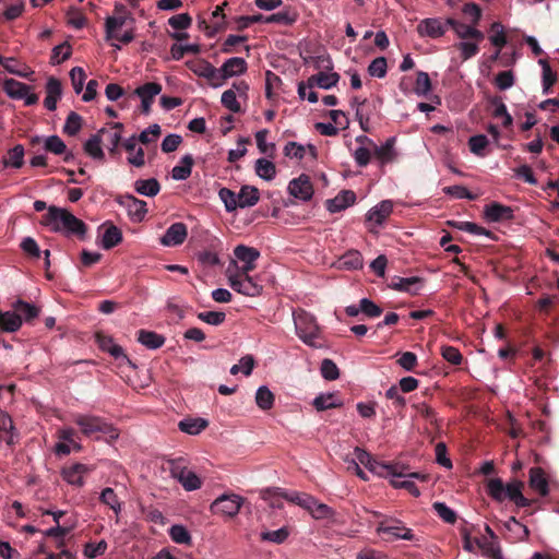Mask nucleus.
Masks as SVG:
<instances>
[{
	"label": "nucleus",
	"mask_w": 559,
	"mask_h": 559,
	"mask_svg": "<svg viewBox=\"0 0 559 559\" xmlns=\"http://www.w3.org/2000/svg\"><path fill=\"white\" fill-rule=\"evenodd\" d=\"M40 224L50 231L61 233L66 236H76L84 239L87 231V225L67 209L56 205L48 206V212L40 218Z\"/></svg>",
	"instance_id": "obj_1"
},
{
	"label": "nucleus",
	"mask_w": 559,
	"mask_h": 559,
	"mask_svg": "<svg viewBox=\"0 0 559 559\" xmlns=\"http://www.w3.org/2000/svg\"><path fill=\"white\" fill-rule=\"evenodd\" d=\"M73 421L86 437L95 439L105 438L109 442L119 437L118 430L99 416L76 414L73 417Z\"/></svg>",
	"instance_id": "obj_2"
},
{
	"label": "nucleus",
	"mask_w": 559,
	"mask_h": 559,
	"mask_svg": "<svg viewBox=\"0 0 559 559\" xmlns=\"http://www.w3.org/2000/svg\"><path fill=\"white\" fill-rule=\"evenodd\" d=\"M294 323L297 335L305 344L316 348L322 346L318 343L321 334L320 328L311 313L301 310L294 316Z\"/></svg>",
	"instance_id": "obj_3"
},
{
	"label": "nucleus",
	"mask_w": 559,
	"mask_h": 559,
	"mask_svg": "<svg viewBox=\"0 0 559 559\" xmlns=\"http://www.w3.org/2000/svg\"><path fill=\"white\" fill-rule=\"evenodd\" d=\"M170 475L177 479L187 491L197 490L201 487L200 477L188 468L187 460L182 456L167 461Z\"/></svg>",
	"instance_id": "obj_4"
},
{
	"label": "nucleus",
	"mask_w": 559,
	"mask_h": 559,
	"mask_svg": "<svg viewBox=\"0 0 559 559\" xmlns=\"http://www.w3.org/2000/svg\"><path fill=\"white\" fill-rule=\"evenodd\" d=\"M298 20V13L292 10L277 12L271 15L257 13L253 15L240 16L237 20L238 29L242 31L254 23L293 25Z\"/></svg>",
	"instance_id": "obj_5"
},
{
	"label": "nucleus",
	"mask_w": 559,
	"mask_h": 559,
	"mask_svg": "<svg viewBox=\"0 0 559 559\" xmlns=\"http://www.w3.org/2000/svg\"><path fill=\"white\" fill-rule=\"evenodd\" d=\"M377 532L386 536L388 540L405 539L413 540L414 534L411 528L405 527L401 521L395 519L384 520L378 524Z\"/></svg>",
	"instance_id": "obj_6"
},
{
	"label": "nucleus",
	"mask_w": 559,
	"mask_h": 559,
	"mask_svg": "<svg viewBox=\"0 0 559 559\" xmlns=\"http://www.w3.org/2000/svg\"><path fill=\"white\" fill-rule=\"evenodd\" d=\"M241 503L242 498L238 495H222L213 501L211 504V511L214 514H222L231 518L239 512Z\"/></svg>",
	"instance_id": "obj_7"
},
{
	"label": "nucleus",
	"mask_w": 559,
	"mask_h": 559,
	"mask_svg": "<svg viewBox=\"0 0 559 559\" xmlns=\"http://www.w3.org/2000/svg\"><path fill=\"white\" fill-rule=\"evenodd\" d=\"M186 66L198 76L206 79L213 87H218V70L204 59H193L186 62Z\"/></svg>",
	"instance_id": "obj_8"
},
{
	"label": "nucleus",
	"mask_w": 559,
	"mask_h": 559,
	"mask_svg": "<svg viewBox=\"0 0 559 559\" xmlns=\"http://www.w3.org/2000/svg\"><path fill=\"white\" fill-rule=\"evenodd\" d=\"M234 255L241 262L243 265L237 267L241 274H249L255 269V261L260 258V252L258 249L253 247H248L245 245H238L234 249Z\"/></svg>",
	"instance_id": "obj_9"
},
{
	"label": "nucleus",
	"mask_w": 559,
	"mask_h": 559,
	"mask_svg": "<svg viewBox=\"0 0 559 559\" xmlns=\"http://www.w3.org/2000/svg\"><path fill=\"white\" fill-rule=\"evenodd\" d=\"M162 92V85L156 82H147L134 90V94L141 98V111L148 115L156 95Z\"/></svg>",
	"instance_id": "obj_10"
},
{
	"label": "nucleus",
	"mask_w": 559,
	"mask_h": 559,
	"mask_svg": "<svg viewBox=\"0 0 559 559\" xmlns=\"http://www.w3.org/2000/svg\"><path fill=\"white\" fill-rule=\"evenodd\" d=\"M119 203L126 207L133 222H142L147 212L146 202L131 194L120 197Z\"/></svg>",
	"instance_id": "obj_11"
},
{
	"label": "nucleus",
	"mask_w": 559,
	"mask_h": 559,
	"mask_svg": "<svg viewBox=\"0 0 559 559\" xmlns=\"http://www.w3.org/2000/svg\"><path fill=\"white\" fill-rule=\"evenodd\" d=\"M218 70L219 86L231 76L240 75L247 71V62L243 58L233 57L227 59Z\"/></svg>",
	"instance_id": "obj_12"
},
{
	"label": "nucleus",
	"mask_w": 559,
	"mask_h": 559,
	"mask_svg": "<svg viewBox=\"0 0 559 559\" xmlns=\"http://www.w3.org/2000/svg\"><path fill=\"white\" fill-rule=\"evenodd\" d=\"M288 190L292 195L302 201H309L313 195V186L307 175H300L293 179L288 185Z\"/></svg>",
	"instance_id": "obj_13"
},
{
	"label": "nucleus",
	"mask_w": 559,
	"mask_h": 559,
	"mask_svg": "<svg viewBox=\"0 0 559 559\" xmlns=\"http://www.w3.org/2000/svg\"><path fill=\"white\" fill-rule=\"evenodd\" d=\"M187 236H188L187 226L183 223L178 222V223L171 224L167 228L166 233L160 238V242L167 247H175V246H179V245L183 243Z\"/></svg>",
	"instance_id": "obj_14"
},
{
	"label": "nucleus",
	"mask_w": 559,
	"mask_h": 559,
	"mask_svg": "<svg viewBox=\"0 0 559 559\" xmlns=\"http://www.w3.org/2000/svg\"><path fill=\"white\" fill-rule=\"evenodd\" d=\"M484 213L489 222L511 221L514 217L512 207L498 202L486 205Z\"/></svg>",
	"instance_id": "obj_15"
},
{
	"label": "nucleus",
	"mask_w": 559,
	"mask_h": 559,
	"mask_svg": "<svg viewBox=\"0 0 559 559\" xmlns=\"http://www.w3.org/2000/svg\"><path fill=\"white\" fill-rule=\"evenodd\" d=\"M449 27L447 20L442 21L439 19H426L418 25V32L421 35H427L432 38L442 36Z\"/></svg>",
	"instance_id": "obj_16"
},
{
	"label": "nucleus",
	"mask_w": 559,
	"mask_h": 559,
	"mask_svg": "<svg viewBox=\"0 0 559 559\" xmlns=\"http://www.w3.org/2000/svg\"><path fill=\"white\" fill-rule=\"evenodd\" d=\"M356 202V194L352 190H342L335 198L326 200V209L331 213L341 212Z\"/></svg>",
	"instance_id": "obj_17"
},
{
	"label": "nucleus",
	"mask_w": 559,
	"mask_h": 559,
	"mask_svg": "<svg viewBox=\"0 0 559 559\" xmlns=\"http://www.w3.org/2000/svg\"><path fill=\"white\" fill-rule=\"evenodd\" d=\"M138 142L136 135H132L122 143V146L129 153L127 158L128 163L134 167L141 168L145 165V158L143 148H136Z\"/></svg>",
	"instance_id": "obj_18"
},
{
	"label": "nucleus",
	"mask_w": 559,
	"mask_h": 559,
	"mask_svg": "<svg viewBox=\"0 0 559 559\" xmlns=\"http://www.w3.org/2000/svg\"><path fill=\"white\" fill-rule=\"evenodd\" d=\"M91 468L82 463H75L69 467L62 469L63 479L70 485L82 487L84 485L83 477Z\"/></svg>",
	"instance_id": "obj_19"
},
{
	"label": "nucleus",
	"mask_w": 559,
	"mask_h": 559,
	"mask_svg": "<svg viewBox=\"0 0 559 559\" xmlns=\"http://www.w3.org/2000/svg\"><path fill=\"white\" fill-rule=\"evenodd\" d=\"M340 74L336 72L326 73V71H320L318 74L311 75L307 80L308 88L320 87L329 90L337 84Z\"/></svg>",
	"instance_id": "obj_20"
},
{
	"label": "nucleus",
	"mask_w": 559,
	"mask_h": 559,
	"mask_svg": "<svg viewBox=\"0 0 559 559\" xmlns=\"http://www.w3.org/2000/svg\"><path fill=\"white\" fill-rule=\"evenodd\" d=\"M46 93L47 95L44 99L45 107L51 111L56 110L57 102L62 94L61 82L53 76L49 78L46 84Z\"/></svg>",
	"instance_id": "obj_21"
},
{
	"label": "nucleus",
	"mask_w": 559,
	"mask_h": 559,
	"mask_svg": "<svg viewBox=\"0 0 559 559\" xmlns=\"http://www.w3.org/2000/svg\"><path fill=\"white\" fill-rule=\"evenodd\" d=\"M421 282H423V280L418 276H412V277L394 276L391 280V283L389 286L395 290L406 292V293H411V294L415 295L418 293Z\"/></svg>",
	"instance_id": "obj_22"
},
{
	"label": "nucleus",
	"mask_w": 559,
	"mask_h": 559,
	"mask_svg": "<svg viewBox=\"0 0 559 559\" xmlns=\"http://www.w3.org/2000/svg\"><path fill=\"white\" fill-rule=\"evenodd\" d=\"M530 487L536 490L540 496L546 497L549 493L548 479L542 467H532L530 469Z\"/></svg>",
	"instance_id": "obj_23"
},
{
	"label": "nucleus",
	"mask_w": 559,
	"mask_h": 559,
	"mask_svg": "<svg viewBox=\"0 0 559 559\" xmlns=\"http://www.w3.org/2000/svg\"><path fill=\"white\" fill-rule=\"evenodd\" d=\"M75 527V522L67 520L63 524H58L43 532L44 536L56 539V547L61 548L64 545V537Z\"/></svg>",
	"instance_id": "obj_24"
},
{
	"label": "nucleus",
	"mask_w": 559,
	"mask_h": 559,
	"mask_svg": "<svg viewBox=\"0 0 559 559\" xmlns=\"http://www.w3.org/2000/svg\"><path fill=\"white\" fill-rule=\"evenodd\" d=\"M524 484L521 480H513L506 485V498L513 501L516 507L524 508L531 506L532 501L522 493Z\"/></svg>",
	"instance_id": "obj_25"
},
{
	"label": "nucleus",
	"mask_w": 559,
	"mask_h": 559,
	"mask_svg": "<svg viewBox=\"0 0 559 559\" xmlns=\"http://www.w3.org/2000/svg\"><path fill=\"white\" fill-rule=\"evenodd\" d=\"M393 211V202L390 200L381 201L378 205L370 209L367 213V221L377 225L383 224Z\"/></svg>",
	"instance_id": "obj_26"
},
{
	"label": "nucleus",
	"mask_w": 559,
	"mask_h": 559,
	"mask_svg": "<svg viewBox=\"0 0 559 559\" xmlns=\"http://www.w3.org/2000/svg\"><path fill=\"white\" fill-rule=\"evenodd\" d=\"M106 129H100L97 133L91 135V138L84 143L85 153L94 159H104L105 154L102 148L103 134Z\"/></svg>",
	"instance_id": "obj_27"
},
{
	"label": "nucleus",
	"mask_w": 559,
	"mask_h": 559,
	"mask_svg": "<svg viewBox=\"0 0 559 559\" xmlns=\"http://www.w3.org/2000/svg\"><path fill=\"white\" fill-rule=\"evenodd\" d=\"M394 144H395V138H389L385 143L381 146L372 144L373 146V154L381 162V164L391 163L395 158V151H394Z\"/></svg>",
	"instance_id": "obj_28"
},
{
	"label": "nucleus",
	"mask_w": 559,
	"mask_h": 559,
	"mask_svg": "<svg viewBox=\"0 0 559 559\" xmlns=\"http://www.w3.org/2000/svg\"><path fill=\"white\" fill-rule=\"evenodd\" d=\"M165 337L154 331L140 330L138 331V342L148 349H157L165 344Z\"/></svg>",
	"instance_id": "obj_29"
},
{
	"label": "nucleus",
	"mask_w": 559,
	"mask_h": 559,
	"mask_svg": "<svg viewBox=\"0 0 559 559\" xmlns=\"http://www.w3.org/2000/svg\"><path fill=\"white\" fill-rule=\"evenodd\" d=\"M238 207H250L255 205L260 200L259 189L253 186H243L238 195Z\"/></svg>",
	"instance_id": "obj_30"
},
{
	"label": "nucleus",
	"mask_w": 559,
	"mask_h": 559,
	"mask_svg": "<svg viewBox=\"0 0 559 559\" xmlns=\"http://www.w3.org/2000/svg\"><path fill=\"white\" fill-rule=\"evenodd\" d=\"M476 546L481 549L483 555L491 559H504L501 547L497 540H487L485 538H475Z\"/></svg>",
	"instance_id": "obj_31"
},
{
	"label": "nucleus",
	"mask_w": 559,
	"mask_h": 559,
	"mask_svg": "<svg viewBox=\"0 0 559 559\" xmlns=\"http://www.w3.org/2000/svg\"><path fill=\"white\" fill-rule=\"evenodd\" d=\"M209 426V421L204 418H185L179 421L178 428L188 435H199Z\"/></svg>",
	"instance_id": "obj_32"
},
{
	"label": "nucleus",
	"mask_w": 559,
	"mask_h": 559,
	"mask_svg": "<svg viewBox=\"0 0 559 559\" xmlns=\"http://www.w3.org/2000/svg\"><path fill=\"white\" fill-rule=\"evenodd\" d=\"M3 90L9 97L13 99H23L27 92H29L31 86L14 79H7L3 84Z\"/></svg>",
	"instance_id": "obj_33"
},
{
	"label": "nucleus",
	"mask_w": 559,
	"mask_h": 559,
	"mask_svg": "<svg viewBox=\"0 0 559 559\" xmlns=\"http://www.w3.org/2000/svg\"><path fill=\"white\" fill-rule=\"evenodd\" d=\"M194 164V159L191 154L185 155L180 165H176L171 170V177L175 180H186L190 177L192 171V166Z\"/></svg>",
	"instance_id": "obj_34"
},
{
	"label": "nucleus",
	"mask_w": 559,
	"mask_h": 559,
	"mask_svg": "<svg viewBox=\"0 0 559 559\" xmlns=\"http://www.w3.org/2000/svg\"><path fill=\"white\" fill-rule=\"evenodd\" d=\"M134 189L139 194L155 197L160 191V185L155 178L139 179L134 182Z\"/></svg>",
	"instance_id": "obj_35"
},
{
	"label": "nucleus",
	"mask_w": 559,
	"mask_h": 559,
	"mask_svg": "<svg viewBox=\"0 0 559 559\" xmlns=\"http://www.w3.org/2000/svg\"><path fill=\"white\" fill-rule=\"evenodd\" d=\"M22 325L21 316L14 310L13 312H0V329L4 332H15Z\"/></svg>",
	"instance_id": "obj_36"
},
{
	"label": "nucleus",
	"mask_w": 559,
	"mask_h": 559,
	"mask_svg": "<svg viewBox=\"0 0 559 559\" xmlns=\"http://www.w3.org/2000/svg\"><path fill=\"white\" fill-rule=\"evenodd\" d=\"M122 241V233L121 230L110 224L106 227L103 237H102V246L104 249L109 250L116 246H118Z\"/></svg>",
	"instance_id": "obj_37"
},
{
	"label": "nucleus",
	"mask_w": 559,
	"mask_h": 559,
	"mask_svg": "<svg viewBox=\"0 0 559 559\" xmlns=\"http://www.w3.org/2000/svg\"><path fill=\"white\" fill-rule=\"evenodd\" d=\"M14 310L21 316V319H24L27 323L37 318L40 312L38 307L21 299L14 304Z\"/></svg>",
	"instance_id": "obj_38"
},
{
	"label": "nucleus",
	"mask_w": 559,
	"mask_h": 559,
	"mask_svg": "<svg viewBox=\"0 0 559 559\" xmlns=\"http://www.w3.org/2000/svg\"><path fill=\"white\" fill-rule=\"evenodd\" d=\"M371 112H372V110H371V108L368 104V100L366 98L362 99L361 103H359V106L356 108V118L359 122L360 128L365 132H370L369 121H370Z\"/></svg>",
	"instance_id": "obj_39"
},
{
	"label": "nucleus",
	"mask_w": 559,
	"mask_h": 559,
	"mask_svg": "<svg viewBox=\"0 0 559 559\" xmlns=\"http://www.w3.org/2000/svg\"><path fill=\"white\" fill-rule=\"evenodd\" d=\"M255 173L264 180H272L276 175L275 164L265 158H259L255 162Z\"/></svg>",
	"instance_id": "obj_40"
},
{
	"label": "nucleus",
	"mask_w": 559,
	"mask_h": 559,
	"mask_svg": "<svg viewBox=\"0 0 559 559\" xmlns=\"http://www.w3.org/2000/svg\"><path fill=\"white\" fill-rule=\"evenodd\" d=\"M3 163L5 166L21 168L24 164V147L21 144L15 145L8 152Z\"/></svg>",
	"instance_id": "obj_41"
},
{
	"label": "nucleus",
	"mask_w": 559,
	"mask_h": 559,
	"mask_svg": "<svg viewBox=\"0 0 559 559\" xmlns=\"http://www.w3.org/2000/svg\"><path fill=\"white\" fill-rule=\"evenodd\" d=\"M283 498L289 502H293L304 509H308L309 504H314V497L306 492L292 491L283 493Z\"/></svg>",
	"instance_id": "obj_42"
},
{
	"label": "nucleus",
	"mask_w": 559,
	"mask_h": 559,
	"mask_svg": "<svg viewBox=\"0 0 559 559\" xmlns=\"http://www.w3.org/2000/svg\"><path fill=\"white\" fill-rule=\"evenodd\" d=\"M487 492L496 501L506 499V485L500 478H491L487 483Z\"/></svg>",
	"instance_id": "obj_43"
},
{
	"label": "nucleus",
	"mask_w": 559,
	"mask_h": 559,
	"mask_svg": "<svg viewBox=\"0 0 559 559\" xmlns=\"http://www.w3.org/2000/svg\"><path fill=\"white\" fill-rule=\"evenodd\" d=\"M490 31L492 32V35L489 36L490 43L495 47L502 49L508 43L503 25L500 22H493L490 26Z\"/></svg>",
	"instance_id": "obj_44"
},
{
	"label": "nucleus",
	"mask_w": 559,
	"mask_h": 559,
	"mask_svg": "<svg viewBox=\"0 0 559 559\" xmlns=\"http://www.w3.org/2000/svg\"><path fill=\"white\" fill-rule=\"evenodd\" d=\"M255 402L261 409H271L274 404V394L269 390V388L264 385L260 386L255 393Z\"/></svg>",
	"instance_id": "obj_45"
},
{
	"label": "nucleus",
	"mask_w": 559,
	"mask_h": 559,
	"mask_svg": "<svg viewBox=\"0 0 559 559\" xmlns=\"http://www.w3.org/2000/svg\"><path fill=\"white\" fill-rule=\"evenodd\" d=\"M82 117L75 111H71L68 115L66 123L63 126V133L70 136L76 135L82 128Z\"/></svg>",
	"instance_id": "obj_46"
},
{
	"label": "nucleus",
	"mask_w": 559,
	"mask_h": 559,
	"mask_svg": "<svg viewBox=\"0 0 559 559\" xmlns=\"http://www.w3.org/2000/svg\"><path fill=\"white\" fill-rule=\"evenodd\" d=\"M488 144L489 141L487 136L484 134L471 136L468 140V146L471 152L479 157L486 156L485 150L488 146Z\"/></svg>",
	"instance_id": "obj_47"
},
{
	"label": "nucleus",
	"mask_w": 559,
	"mask_h": 559,
	"mask_svg": "<svg viewBox=\"0 0 559 559\" xmlns=\"http://www.w3.org/2000/svg\"><path fill=\"white\" fill-rule=\"evenodd\" d=\"M13 421L12 418L7 413L0 414V437L5 440L7 443H13Z\"/></svg>",
	"instance_id": "obj_48"
},
{
	"label": "nucleus",
	"mask_w": 559,
	"mask_h": 559,
	"mask_svg": "<svg viewBox=\"0 0 559 559\" xmlns=\"http://www.w3.org/2000/svg\"><path fill=\"white\" fill-rule=\"evenodd\" d=\"M449 225L474 235L491 236V231L472 222H448Z\"/></svg>",
	"instance_id": "obj_49"
},
{
	"label": "nucleus",
	"mask_w": 559,
	"mask_h": 559,
	"mask_svg": "<svg viewBox=\"0 0 559 559\" xmlns=\"http://www.w3.org/2000/svg\"><path fill=\"white\" fill-rule=\"evenodd\" d=\"M341 405L342 402L337 401L333 394H321L313 401V406L319 412L340 407Z\"/></svg>",
	"instance_id": "obj_50"
},
{
	"label": "nucleus",
	"mask_w": 559,
	"mask_h": 559,
	"mask_svg": "<svg viewBox=\"0 0 559 559\" xmlns=\"http://www.w3.org/2000/svg\"><path fill=\"white\" fill-rule=\"evenodd\" d=\"M431 91V81L429 74L424 71H418L416 76V82L414 86V92L418 96H425Z\"/></svg>",
	"instance_id": "obj_51"
},
{
	"label": "nucleus",
	"mask_w": 559,
	"mask_h": 559,
	"mask_svg": "<svg viewBox=\"0 0 559 559\" xmlns=\"http://www.w3.org/2000/svg\"><path fill=\"white\" fill-rule=\"evenodd\" d=\"M343 266L348 270H358L362 267V255L357 250L347 251L341 259Z\"/></svg>",
	"instance_id": "obj_52"
},
{
	"label": "nucleus",
	"mask_w": 559,
	"mask_h": 559,
	"mask_svg": "<svg viewBox=\"0 0 559 559\" xmlns=\"http://www.w3.org/2000/svg\"><path fill=\"white\" fill-rule=\"evenodd\" d=\"M307 510L317 520L329 519L334 513L333 510L328 504L319 502L316 498L314 504H309V508Z\"/></svg>",
	"instance_id": "obj_53"
},
{
	"label": "nucleus",
	"mask_w": 559,
	"mask_h": 559,
	"mask_svg": "<svg viewBox=\"0 0 559 559\" xmlns=\"http://www.w3.org/2000/svg\"><path fill=\"white\" fill-rule=\"evenodd\" d=\"M201 51V47L197 44L191 45H178L174 44L170 48L173 59L180 60L186 53L198 55Z\"/></svg>",
	"instance_id": "obj_54"
},
{
	"label": "nucleus",
	"mask_w": 559,
	"mask_h": 559,
	"mask_svg": "<svg viewBox=\"0 0 559 559\" xmlns=\"http://www.w3.org/2000/svg\"><path fill=\"white\" fill-rule=\"evenodd\" d=\"M539 63L543 67V93L549 94L551 86L557 81V75L552 72L546 60H539Z\"/></svg>",
	"instance_id": "obj_55"
},
{
	"label": "nucleus",
	"mask_w": 559,
	"mask_h": 559,
	"mask_svg": "<svg viewBox=\"0 0 559 559\" xmlns=\"http://www.w3.org/2000/svg\"><path fill=\"white\" fill-rule=\"evenodd\" d=\"M169 536L176 544L189 545L191 542L190 533L182 525H173L169 528Z\"/></svg>",
	"instance_id": "obj_56"
},
{
	"label": "nucleus",
	"mask_w": 559,
	"mask_h": 559,
	"mask_svg": "<svg viewBox=\"0 0 559 559\" xmlns=\"http://www.w3.org/2000/svg\"><path fill=\"white\" fill-rule=\"evenodd\" d=\"M267 134H269V130L267 129H262V130L258 131L255 133V141H257V145H258L259 151L262 154H267L269 156L272 157L273 154H274V151H275V144L274 143H270V144L266 143Z\"/></svg>",
	"instance_id": "obj_57"
},
{
	"label": "nucleus",
	"mask_w": 559,
	"mask_h": 559,
	"mask_svg": "<svg viewBox=\"0 0 559 559\" xmlns=\"http://www.w3.org/2000/svg\"><path fill=\"white\" fill-rule=\"evenodd\" d=\"M218 197L225 204L227 212H233L238 207V198L234 191L228 188H221Z\"/></svg>",
	"instance_id": "obj_58"
},
{
	"label": "nucleus",
	"mask_w": 559,
	"mask_h": 559,
	"mask_svg": "<svg viewBox=\"0 0 559 559\" xmlns=\"http://www.w3.org/2000/svg\"><path fill=\"white\" fill-rule=\"evenodd\" d=\"M102 503L108 506L116 513L120 511V501L115 492V490L110 487L105 488L99 497Z\"/></svg>",
	"instance_id": "obj_59"
},
{
	"label": "nucleus",
	"mask_w": 559,
	"mask_h": 559,
	"mask_svg": "<svg viewBox=\"0 0 559 559\" xmlns=\"http://www.w3.org/2000/svg\"><path fill=\"white\" fill-rule=\"evenodd\" d=\"M432 508L445 523L454 524L456 522V513L444 502H435Z\"/></svg>",
	"instance_id": "obj_60"
},
{
	"label": "nucleus",
	"mask_w": 559,
	"mask_h": 559,
	"mask_svg": "<svg viewBox=\"0 0 559 559\" xmlns=\"http://www.w3.org/2000/svg\"><path fill=\"white\" fill-rule=\"evenodd\" d=\"M71 46L68 43L60 44L52 49L51 63L59 64L71 57Z\"/></svg>",
	"instance_id": "obj_61"
},
{
	"label": "nucleus",
	"mask_w": 559,
	"mask_h": 559,
	"mask_svg": "<svg viewBox=\"0 0 559 559\" xmlns=\"http://www.w3.org/2000/svg\"><path fill=\"white\" fill-rule=\"evenodd\" d=\"M320 370L325 380L333 381L340 377L338 367L329 358L322 360Z\"/></svg>",
	"instance_id": "obj_62"
},
{
	"label": "nucleus",
	"mask_w": 559,
	"mask_h": 559,
	"mask_svg": "<svg viewBox=\"0 0 559 559\" xmlns=\"http://www.w3.org/2000/svg\"><path fill=\"white\" fill-rule=\"evenodd\" d=\"M45 150L56 155L66 153L67 146L58 135H50L45 139Z\"/></svg>",
	"instance_id": "obj_63"
},
{
	"label": "nucleus",
	"mask_w": 559,
	"mask_h": 559,
	"mask_svg": "<svg viewBox=\"0 0 559 559\" xmlns=\"http://www.w3.org/2000/svg\"><path fill=\"white\" fill-rule=\"evenodd\" d=\"M107 550V543L103 539L98 543H87L84 546V556L87 559H95L98 556H102Z\"/></svg>",
	"instance_id": "obj_64"
}]
</instances>
